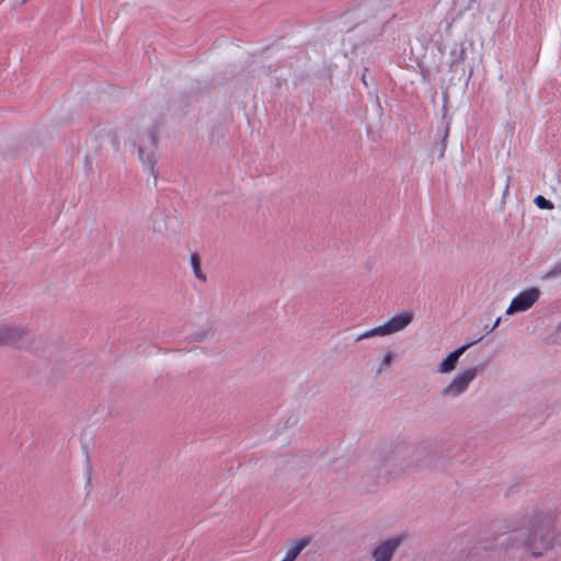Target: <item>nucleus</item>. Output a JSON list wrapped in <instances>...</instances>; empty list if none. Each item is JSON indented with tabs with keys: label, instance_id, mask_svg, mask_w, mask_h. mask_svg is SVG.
I'll list each match as a JSON object with an SVG mask.
<instances>
[{
	"label": "nucleus",
	"instance_id": "nucleus-8",
	"mask_svg": "<svg viewBox=\"0 0 561 561\" xmlns=\"http://www.w3.org/2000/svg\"><path fill=\"white\" fill-rule=\"evenodd\" d=\"M312 537L305 536L296 540L291 547L286 551L285 557L282 561H295L299 553L311 543Z\"/></svg>",
	"mask_w": 561,
	"mask_h": 561
},
{
	"label": "nucleus",
	"instance_id": "nucleus-15",
	"mask_svg": "<svg viewBox=\"0 0 561 561\" xmlns=\"http://www.w3.org/2000/svg\"><path fill=\"white\" fill-rule=\"evenodd\" d=\"M500 320L497 319L493 325V329L499 324Z\"/></svg>",
	"mask_w": 561,
	"mask_h": 561
},
{
	"label": "nucleus",
	"instance_id": "nucleus-1",
	"mask_svg": "<svg viewBox=\"0 0 561 561\" xmlns=\"http://www.w3.org/2000/svg\"><path fill=\"white\" fill-rule=\"evenodd\" d=\"M557 516L552 512L537 514L525 542L534 557L542 556L543 551L553 546Z\"/></svg>",
	"mask_w": 561,
	"mask_h": 561
},
{
	"label": "nucleus",
	"instance_id": "nucleus-13",
	"mask_svg": "<svg viewBox=\"0 0 561 561\" xmlns=\"http://www.w3.org/2000/svg\"><path fill=\"white\" fill-rule=\"evenodd\" d=\"M392 362V354L391 353H387L385 356H383V359H382V366H388L390 365V363Z\"/></svg>",
	"mask_w": 561,
	"mask_h": 561
},
{
	"label": "nucleus",
	"instance_id": "nucleus-4",
	"mask_svg": "<svg viewBox=\"0 0 561 561\" xmlns=\"http://www.w3.org/2000/svg\"><path fill=\"white\" fill-rule=\"evenodd\" d=\"M477 373L478 370L476 367L462 370L453 379L449 386L443 390V394L453 397L461 394L468 389L471 381L477 377Z\"/></svg>",
	"mask_w": 561,
	"mask_h": 561
},
{
	"label": "nucleus",
	"instance_id": "nucleus-7",
	"mask_svg": "<svg viewBox=\"0 0 561 561\" xmlns=\"http://www.w3.org/2000/svg\"><path fill=\"white\" fill-rule=\"evenodd\" d=\"M24 334L23 329L13 325L0 327V345H9L18 343Z\"/></svg>",
	"mask_w": 561,
	"mask_h": 561
},
{
	"label": "nucleus",
	"instance_id": "nucleus-12",
	"mask_svg": "<svg viewBox=\"0 0 561 561\" xmlns=\"http://www.w3.org/2000/svg\"><path fill=\"white\" fill-rule=\"evenodd\" d=\"M561 275V261L558 262L547 274L546 278L556 277Z\"/></svg>",
	"mask_w": 561,
	"mask_h": 561
},
{
	"label": "nucleus",
	"instance_id": "nucleus-9",
	"mask_svg": "<svg viewBox=\"0 0 561 561\" xmlns=\"http://www.w3.org/2000/svg\"><path fill=\"white\" fill-rule=\"evenodd\" d=\"M191 266L193 268L194 275L202 282H206L207 277L202 271L201 256L198 253H192L190 256Z\"/></svg>",
	"mask_w": 561,
	"mask_h": 561
},
{
	"label": "nucleus",
	"instance_id": "nucleus-5",
	"mask_svg": "<svg viewBox=\"0 0 561 561\" xmlns=\"http://www.w3.org/2000/svg\"><path fill=\"white\" fill-rule=\"evenodd\" d=\"M400 543V538H392L379 543L373 551L375 561H390L394 550Z\"/></svg>",
	"mask_w": 561,
	"mask_h": 561
},
{
	"label": "nucleus",
	"instance_id": "nucleus-3",
	"mask_svg": "<svg viewBox=\"0 0 561 561\" xmlns=\"http://www.w3.org/2000/svg\"><path fill=\"white\" fill-rule=\"evenodd\" d=\"M540 290L539 288L537 287H530V288H527L523 291H520L517 296H515L507 310H506V313L507 314H513V313H516V312H524L528 309H530L535 302L539 299L540 297Z\"/></svg>",
	"mask_w": 561,
	"mask_h": 561
},
{
	"label": "nucleus",
	"instance_id": "nucleus-2",
	"mask_svg": "<svg viewBox=\"0 0 561 561\" xmlns=\"http://www.w3.org/2000/svg\"><path fill=\"white\" fill-rule=\"evenodd\" d=\"M412 320H413V312H411V311H404V312L398 313V314L393 316L392 318H390L382 325L373 328V329L359 334L356 337V341L369 339L373 336H383V335L393 334V333L402 331L404 328H407L412 322Z\"/></svg>",
	"mask_w": 561,
	"mask_h": 561
},
{
	"label": "nucleus",
	"instance_id": "nucleus-11",
	"mask_svg": "<svg viewBox=\"0 0 561 561\" xmlns=\"http://www.w3.org/2000/svg\"><path fill=\"white\" fill-rule=\"evenodd\" d=\"M534 202L537 205V207H539L540 209H552L553 208V204L550 201L546 199L541 195L536 196Z\"/></svg>",
	"mask_w": 561,
	"mask_h": 561
},
{
	"label": "nucleus",
	"instance_id": "nucleus-14",
	"mask_svg": "<svg viewBox=\"0 0 561 561\" xmlns=\"http://www.w3.org/2000/svg\"><path fill=\"white\" fill-rule=\"evenodd\" d=\"M151 140H152V144H153V145H157L158 140H157V138H156V136H154V135H152V136H151Z\"/></svg>",
	"mask_w": 561,
	"mask_h": 561
},
{
	"label": "nucleus",
	"instance_id": "nucleus-10",
	"mask_svg": "<svg viewBox=\"0 0 561 561\" xmlns=\"http://www.w3.org/2000/svg\"><path fill=\"white\" fill-rule=\"evenodd\" d=\"M138 154L147 170L153 175L154 179H157L156 170H154V161L150 158H145L144 156V149L140 147L138 149Z\"/></svg>",
	"mask_w": 561,
	"mask_h": 561
},
{
	"label": "nucleus",
	"instance_id": "nucleus-6",
	"mask_svg": "<svg viewBox=\"0 0 561 561\" xmlns=\"http://www.w3.org/2000/svg\"><path fill=\"white\" fill-rule=\"evenodd\" d=\"M474 343L476 341L467 343L449 353L448 356L439 364L438 371L442 374H447L454 370L459 357Z\"/></svg>",
	"mask_w": 561,
	"mask_h": 561
}]
</instances>
